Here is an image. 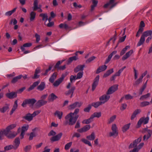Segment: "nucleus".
<instances>
[{"instance_id": "obj_51", "label": "nucleus", "mask_w": 152, "mask_h": 152, "mask_svg": "<svg viewBox=\"0 0 152 152\" xmlns=\"http://www.w3.org/2000/svg\"><path fill=\"white\" fill-rule=\"evenodd\" d=\"M81 141L85 144L88 145L89 146H92V145L90 142L88 140L84 138H83L81 139Z\"/></svg>"}, {"instance_id": "obj_7", "label": "nucleus", "mask_w": 152, "mask_h": 152, "mask_svg": "<svg viewBox=\"0 0 152 152\" xmlns=\"http://www.w3.org/2000/svg\"><path fill=\"white\" fill-rule=\"evenodd\" d=\"M149 120V117L148 116H147L146 118L143 117L141 118L137 123V125L138 127H140L142 123H143L144 124H147Z\"/></svg>"}, {"instance_id": "obj_39", "label": "nucleus", "mask_w": 152, "mask_h": 152, "mask_svg": "<svg viewBox=\"0 0 152 152\" xmlns=\"http://www.w3.org/2000/svg\"><path fill=\"white\" fill-rule=\"evenodd\" d=\"M92 2V4L91 6V10H93L95 7H96L98 3V1L97 0H91Z\"/></svg>"}, {"instance_id": "obj_46", "label": "nucleus", "mask_w": 152, "mask_h": 152, "mask_svg": "<svg viewBox=\"0 0 152 152\" xmlns=\"http://www.w3.org/2000/svg\"><path fill=\"white\" fill-rule=\"evenodd\" d=\"M17 7H15L11 11H9L6 12L5 15L7 16H10L11 15L12 13L14 12L16 10Z\"/></svg>"}, {"instance_id": "obj_45", "label": "nucleus", "mask_w": 152, "mask_h": 152, "mask_svg": "<svg viewBox=\"0 0 152 152\" xmlns=\"http://www.w3.org/2000/svg\"><path fill=\"white\" fill-rule=\"evenodd\" d=\"M38 1L37 0H35L34 1L33 4V10L34 11L37 10L38 7Z\"/></svg>"}, {"instance_id": "obj_31", "label": "nucleus", "mask_w": 152, "mask_h": 152, "mask_svg": "<svg viewBox=\"0 0 152 152\" xmlns=\"http://www.w3.org/2000/svg\"><path fill=\"white\" fill-rule=\"evenodd\" d=\"M59 27L60 28H64L65 29H69L70 30V27H69L68 25L65 23H61L59 25Z\"/></svg>"}, {"instance_id": "obj_28", "label": "nucleus", "mask_w": 152, "mask_h": 152, "mask_svg": "<svg viewBox=\"0 0 152 152\" xmlns=\"http://www.w3.org/2000/svg\"><path fill=\"white\" fill-rule=\"evenodd\" d=\"M7 132L4 129L0 131V140L4 139V135L7 136Z\"/></svg>"}, {"instance_id": "obj_36", "label": "nucleus", "mask_w": 152, "mask_h": 152, "mask_svg": "<svg viewBox=\"0 0 152 152\" xmlns=\"http://www.w3.org/2000/svg\"><path fill=\"white\" fill-rule=\"evenodd\" d=\"M39 16L42 18V20L45 22L48 20V15L47 13H41L39 15Z\"/></svg>"}, {"instance_id": "obj_5", "label": "nucleus", "mask_w": 152, "mask_h": 152, "mask_svg": "<svg viewBox=\"0 0 152 152\" xmlns=\"http://www.w3.org/2000/svg\"><path fill=\"white\" fill-rule=\"evenodd\" d=\"M29 128L28 125H25L23 126L21 128L19 127L18 130V132L19 133L21 131V133L20 135V138L21 139L23 138L25 134V132H26Z\"/></svg>"}, {"instance_id": "obj_38", "label": "nucleus", "mask_w": 152, "mask_h": 152, "mask_svg": "<svg viewBox=\"0 0 152 152\" xmlns=\"http://www.w3.org/2000/svg\"><path fill=\"white\" fill-rule=\"evenodd\" d=\"M36 15V13L34 11L31 12L30 14V20L31 21H33L35 19Z\"/></svg>"}, {"instance_id": "obj_55", "label": "nucleus", "mask_w": 152, "mask_h": 152, "mask_svg": "<svg viewBox=\"0 0 152 152\" xmlns=\"http://www.w3.org/2000/svg\"><path fill=\"white\" fill-rule=\"evenodd\" d=\"M116 117V115H114L110 117V118L108 120V124H110L113 122L115 119Z\"/></svg>"}, {"instance_id": "obj_33", "label": "nucleus", "mask_w": 152, "mask_h": 152, "mask_svg": "<svg viewBox=\"0 0 152 152\" xmlns=\"http://www.w3.org/2000/svg\"><path fill=\"white\" fill-rule=\"evenodd\" d=\"M18 101L17 100H15L14 102V104L13 106V107L10 111V115H12L14 112L15 110L18 107Z\"/></svg>"}, {"instance_id": "obj_60", "label": "nucleus", "mask_w": 152, "mask_h": 152, "mask_svg": "<svg viewBox=\"0 0 152 152\" xmlns=\"http://www.w3.org/2000/svg\"><path fill=\"white\" fill-rule=\"evenodd\" d=\"M95 58L96 57L94 56H92L86 60V63H89L92 61H93L95 59Z\"/></svg>"}, {"instance_id": "obj_43", "label": "nucleus", "mask_w": 152, "mask_h": 152, "mask_svg": "<svg viewBox=\"0 0 152 152\" xmlns=\"http://www.w3.org/2000/svg\"><path fill=\"white\" fill-rule=\"evenodd\" d=\"M56 76L57 74L55 72L54 73L49 79V81L51 83H53L56 79Z\"/></svg>"}, {"instance_id": "obj_15", "label": "nucleus", "mask_w": 152, "mask_h": 152, "mask_svg": "<svg viewBox=\"0 0 152 152\" xmlns=\"http://www.w3.org/2000/svg\"><path fill=\"white\" fill-rule=\"evenodd\" d=\"M99 75H98L94 79V83L92 85V90L93 91L95 90L97 86L99 81Z\"/></svg>"}, {"instance_id": "obj_29", "label": "nucleus", "mask_w": 152, "mask_h": 152, "mask_svg": "<svg viewBox=\"0 0 152 152\" xmlns=\"http://www.w3.org/2000/svg\"><path fill=\"white\" fill-rule=\"evenodd\" d=\"M148 134L147 135H144L143 138V140H147L151 136L152 134V131L150 130H147Z\"/></svg>"}, {"instance_id": "obj_16", "label": "nucleus", "mask_w": 152, "mask_h": 152, "mask_svg": "<svg viewBox=\"0 0 152 152\" xmlns=\"http://www.w3.org/2000/svg\"><path fill=\"white\" fill-rule=\"evenodd\" d=\"M82 105V103L81 102H77L71 104L69 106V109H73L76 107H80Z\"/></svg>"}, {"instance_id": "obj_18", "label": "nucleus", "mask_w": 152, "mask_h": 152, "mask_svg": "<svg viewBox=\"0 0 152 152\" xmlns=\"http://www.w3.org/2000/svg\"><path fill=\"white\" fill-rule=\"evenodd\" d=\"M90 125H87L83 127L77 129V131L80 133H82L84 132H85L90 129Z\"/></svg>"}, {"instance_id": "obj_62", "label": "nucleus", "mask_w": 152, "mask_h": 152, "mask_svg": "<svg viewBox=\"0 0 152 152\" xmlns=\"http://www.w3.org/2000/svg\"><path fill=\"white\" fill-rule=\"evenodd\" d=\"M150 103L148 102H143L140 103V106L142 107H144L149 105Z\"/></svg>"}, {"instance_id": "obj_25", "label": "nucleus", "mask_w": 152, "mask_h": 152, "mask_svg": "<svg viewBox=\"0 0 152 152\" xmlns=\"http://www.w3.org/2000/svg\"><path fill=\"white\" fill-rule=\"evenodd\" d=\"M85 65H81L77 66L75 69L74 72L77 73V72L80 71H83V70L84 68L85 67Z\"/></svg>"}, {"instance_id": "obj_26", "label": "nucleus", "mask_w": 152, "mask_h": 152, "mask_svg": "<svg viewBox=\"0 0 152 152\" xmlns=\"http://www.w3.org/2000/svg\"><path fill=\"white\" fill-rule=\"evenodd\" d=\"M33 118V115H32V114H31L30 113L27 114L25 116L23 117V118L25 119L26 120L29 121L32 120Z\"/></svg>"}, {"instance_id": "obj_20", "label": "nucleus", "mask_w": 152, "mask_h": 152, "mask_svg": "<svg viewBox=\"0 0 152 152\" xmlns=\"http://www.w3.org/2000/svg\"><path fill=\"white\" fill-rule=\"evenodd\" d=\"M133 53V50H131L127 52L126 54L124 55L122 57V59L123 61H124L128 58Z\"/></svg>"}, {"instance_id": "obj_13", "label": "nucleus", "mask_w": 152, "mask_h": 152, "mask_svg": "<svg viewBox=\"0 0 152 152\" xmlns=\"http://www.w3.org/2000/svg\"><path fill=\"white\" fill-rule=\"evenodd\" d=\"M14 144L12 145L13 149L16 150L19 147L20 142L19 137L16 138L14 141Z\"/></svg>"}, {"instance_id": "obj_35", "label": "nucleus", "mask_w": 152, "mask_h": 152, "mask_svg": "<svg viewBox=\"0 0 152 152\" xmlns=\"http://www.w3.org/2000/svg\"><path fill=\"white\" fill-rule=\"evenodd\" d=\"M63 115V113L61 111H60L58 110L56 111L55 113H54V115L56 116H57L59 119H61L62 118Z\"/></svg>"}, {"instance_id": "obj_47", "label": "nucleus", "mask_w": 152, "mask_h": 152, "mask_svg": "<svg viewBox=\"0 0 152 152\" xmlns=\"http://www.w3.org/2000/svg\"><path fill=\"white\" fill-rule=\"evenodd\" d=\"M31 148V145H27L23 147V150L24 152H30Z\"/></svg>"}, {"instance_id": "obj_57", "label": "nucleus", "mask_w": 152, "mask_h": 152, "mask_svg": "<svg viewBox=\"0 0 152 152\" xmlns=\"http://www.w3.org/2000/svg\"><path fill=\"white\" fill-rule=\"evenodd\" d=\"M142 81V79L140 77L135 82L134 84V86H137Z\"/></svg>"}, {"instance_id": "obj_21", "label": "nucleus", "mask_w": 152, "mask_h": 152, "mask_svg": "<svg viewBox=\"0 0 152 152\" xmlns=\"http://www.w3.org/2000/svg\"><path fill=\"white\" fill-rule=\"evenodd\" d=\"M46 85L45 83L44 82H41L37 87V89L38 90L42 91L44 89Z\"/></svg>"}, {"instance_id": "obj_61", "label": "nucleus", "mask_w": 152, "mask_h": 152, "mask_svg": "<svg viewBox=\"0 0 152 152\" xmlns=\"http://www.w3.org/2000/svg\"><path fill=\"white\" fill-rule=\"evenodd\" d=\"M83 74V71H80L78 72L77 74L76 79H77L81 78L82 77Z\"/></svg>"}, {"instance_id": "obj_11", "label": "nucleus", "mask_w": 152, "mask_h": 152, "mask_svg": "<svg viewBox=\"0 0 152 152\" xmlns=\"http://www.w3.org/2000/svg\"><path fill=\"white\" fill-rule=\"evenodd\" d=\"M118 89V85H114L110 87L108 90L107 94H113Z\"/></svg>"}, {"instance_id": "obj_44", "label": "nucleus", "mask_w": 152, "mask_h": 152, "mask_svg": "<svg viewBox=\"0 0 152 152\" xmlns=\"http://www.w3.org/2000/svg\"><path fill=\"white\" fill-rule=\"evenodd\" d=\"M101 113L100 112H95L91 116V118L93 119L95 117L99 118L101 116Z\"/></svg>"}, {"instance_id": "obj_2", "label": "nucleus", "mask_w": 152, "mask_h": 152, "mask_svg": "<svg viewBox=\"0 0 152 152\" xmlns=\"http://www.w3.org/2000/svg\"><path fill=\"white\" fill-rule=\"evenodd\" d=\"M152 30H148L144 31L141 36L138 42L137 46L138 47L143 44L145 40V37L152 36Z\"/></svg>"}, {"instance_id": "obj_49", "label": "nucleus", "mask_w": 152, "mask_h": 152, "mask_svg": "<svg viewBox=\"0 0 152 152\" xmlns=\"http://www.w3.org/2000/svg\"><path fill=\"white\" fill-rule=\"evenodd\" d=\"M102 104V103L100 101L97 102H93L91 104V105L95 108H97L99 106L101 105Z\"/></svg>"}, {"instance_id": "obj_32", "label": "nucleus", "mask_w": 152, "mask_h": 152, "mask_svg": "<svg viewBox=\"0 0 152 152\" xmlns=\"http://www.w3.org/2000/svg\"><path fill=\"white\" fill-rule=\"evenodd\" d=\"M39 83L40 81L39 80L34 82L33 84L28 88V91H30L33 89L35 87H36Z\"/></svg>"}, {"instance_id": "obj_48", "label": "nucleus", "mask_w": 152, "mask_h": 152, "mask_svg": "<svg viewBox=\"0 0 152 152\" xmlns=\"http://www.w3.org/2000/svg\"><path fill=\"white\" fill-rule=\"evenodd\" d=\"M93 121V119L92 118H91V116L89 119L83 120L82 123L83 124H88L92 122Z\"/></svg>"}, {"instance_id": "obj_64", "label": "nucleus", "mask_w": 152, "mask_h": 152, "mask_svg": "<svg viewBox=\"0 0 152 152\" xmlns=\"http://www.w3.org/2000/svg\"><path fill=\"white\" fill-rule=\"evenodd\" d=\"M143 29H139L137 33L136 36L137 37H138L140 36V34L143 32Z\"/></svg>"}, {"instance_id": "obj_56", "label": "nucleus", "mask_w": 152, "mask_h": 152, "mask_svg": "<svg viewBox=\"0 0 152 152\" xmlns=\"http://www.w3.org/2000/svg\"><path fill=\"white\" fill-rule=\"evenodd\" d=\"M150 94L148 93L145 95L142 96L140 98V99L141 100H144L145 99L148 97L150 96Z\"/></svg>"}, {"instance_id": "obj_17", "label": "nucleus", "mask_w": 152, "mask_h": 152, "mask_svg": "<svg viewBox=\"0 0 152 152\" xmlns=\"http://www.w3.org/2000/svg\"><path fill=\"white\" fill-rule=\"evenodd\" d=\"M76 79V76H73L72 75L70 76V83H69L66 86V88L67 89H69L70 88L71 83L73 81H74Z\"/></svg>"}, {"instance_id": "obj_23", "label": "nucleus", "mask_w": 152, "mask_h": 152, "mask_svg": "<svg viewBox=\"0 0 152 152\" xmlns=\"http://www.w3.org/2000/svg\"><path fill=\"white\" fill-rule=\"evenodd\" d=\"M58 98V97L56 96L54 93H52L50 94L48 96V100L50 102H53L54 100Z\"/></svg>"}, {"instance_id": "obj_63", "label": "nucleus", "mask_w": 152, "mask_h": 152, "mask_svg": "<svg viewBox=\"0 0 152 152\" xmlns=\"http://www.w3.org/2000/svg\"><path fill=\"white\" fill-rule=\"evenodd\" d=\"M64 61V60H62V61H59L57 62L56 63V64L55 66V68H56L57 69H58V67H59L60 66L59 65L62 63Z\"/></svg>"}, {"instance_id": "obj_8", "label": "nucleus", "mask_w": 152, "mask_h": 152, "mask_svg": "<svg viewBox=\"0 0 152 152\" xmlns=\"http://www.w3.org/2000/svg\"><path fill=\"white\" fill-rule=\"evenodd\" d=\"M108 95L104 94L99 97V100L102 104L107 102L109 99L110 96Z\"/></svg>"}, {"instance_id": "obj_58", "label": "nucleus", "mask_w": 152, "mask_h": 152, "mask_svg": "<svg viewBox=\"0 0 152 152\" xmlns=\"http://www.w3.org/2000/svg\"><path fill=\"white\" fill-rule=\"evenodd\" d=\"M12 145H7L4 147L5 151H8L12 149H13Z\"/></svg>"}, {"instance_id": "obj_52", "label": "nucleus", "mask_w": 152, "mask_h": 152, "mask_svg": "<svg viewBox=\"0 0 152 152\" xmlns=\"http://www.w3.org/2000/svg\"><path fill=\"white\" fill-rule=\"evenodd\" d=\"M130 124L129 123L125 125L122 128V131L123 132H126L129 128Z\"/></svg>"}, {"instance_id": "obj_53", "label": "nucleus", "mask_w": 152, "mask_h": 152, "mask_svg": "<svg viewBox=\"0 0 152 152\" xmlns=\"http://www.w3.org/2000/svg\"><path fill=\"white\" fill-rule=\"evenodd\" d=\"M126 67L124 66L120 69L118 71L116 72L115 74V75H116L117 76H119L123 72V70L126 68Z\"/></svg>"}, {"instance_id": "obj_41", "label": "nucleus", "mask_w": 152, "mask_h": 152, "mask_svg": "<svg viewBox=\"0 0 152 152\" xmlns=\"http://www.w3.org/2000/svg\"><path fill=\"white\" fill-rule=\"evenodd\" d=\"M113 72V69H111L107 71L104 74L103 77L104 78L106 77L109 76L111 73Z\"/></svg>"}, {"instance_id": "obj_34", "label": "nucleus", "mask_w": 152, "mask_h": 152, "mask_svg": "<svg viewBox=\"0 0 152 152\" xmlns=\"http://www.w3.org/2000/svg\"><path fill=\"white\" fill-rule=\"evenodd\" d=\"M17 134L16 132H13L10 133H7V137L8 138H13L15 137Z\"/></svg>"}, {"instance_id": "obj_27", "label": "nucleus", "mask_w": 152, "mask_h": 152, "mask_svg": "<svg viewBox=\"0 0 152 152\" xmlns=\"http://www.w3.org/2000/svg\"><path fill=\"white\" fill-rule=\"evenodd\" d=\"M117 53L116 51H114L112 52L108 56L107 58L106 59L105 62V64H107L110 60L112 57L113 55L114 54H115Z\"/></svg>"}, {"instance_id": "obj_1", "label": "nucleus", "mask_w": 152, "mask_h": 152, "mask_svg": "<svg viewBox=\"0 0 152 152\" xmlns=\"http://www.w3.org/2000/svg\"><path fill=\"white\" fill-rule=\"evenodd\" d=\"M79 110V109H76L74 113H70L67 115L65 117L64 125L71 126L74 125L79 117L78 115L77 114L78 113Z\"/></svg>"}, {"instance_id": "obj_14", "label": "nucleus", "mask_w": 152, "mask_h": 152, "mask_svg": "<svg viewBox=\"0 0 152 152\" xmlns=\"http://www.w3.org/2000/svg\"><path fill=\"white\" fill-rule=\"evenodd\" d=\"M62 133H60L57 135H55L54 136L51 137L50 138V140L52 142L59 140L62 135Z\"/></svg>"}, {"instance_id": "obj_9", "label": "nucleus", "mask_w": 152, "mask_h": 152, "mask_svg": "<svg viewBox=\"0 0 152 152\" xmlns=\"http://www.w3.org/2000/svg\"><path fill=\"white\" fill-rule=\"evenodd\" d=\"M76 87L75 86H72L70 89L65 92V95L68 96L70 95V98H72L73 96V93Z\"/></svg>"}, {"instance_id": "obj_10", "label": "nucleus", "mask_w": 152, "mask_h": 152, "mask_svg": "<svg viewBox=\"0 0 152 152\" xmlns=\"http://www.w3.org/2000/svg\"><path fill=\"white\" fill-rule=\"evenodd\" d=\"M142 139V137H140L138 138L135 140L133 143H131L129 146V148L136 147L137 145L140 142Z\"/></svg>"}, {"instance_id": "obj_37", "label": "nucleus", "mask_w": 152, "mask_h": 152, "mask_svg": "<svg viewBox=\"0 0 152 152\" xmlns=\"http://www.w3.org/2000/svg\"><path fill=\"white\" fill-rule=\"evenodd\" d=\"M32 45V43H26L24 44L22 46L20 47V49L22 51H24L25 50V47H29Z\"/></svg>"}, {"instance_id": "obj_42", "label": "nucleus", "mask_w": 152, "mask_h": 152, "mask_svg": "<svg viewBox=\"0 0 152 152\" xmlns=\"http://www.w3.org/2000/svg\"><path fill=\"white\" fill-rule=\"evenodd\" d=\"M10 105L8 104H5V105L1 108V113H4L9 109Z\"/></svg>"}, {"instance_id": "obj_6", "label": "nucleus", "mask_w": 152, "mask_h": 152, "mask_svg": "<svg viewBox=\"0 0 152 152\" xmlns=\"http://www.w3.org/2000/svg\"><path fill=\"white\" fill-rule=\"evenodd\" d=\"M68 73L66 72L65 73L63 74L61 77L56 80L53 83V85L55 87H57L64 80V78L68 75Z\"/></svg>"}, {"instance_id": "obj_19", "label": "nucleus", "mask_w": 152, "mask_h": 152, "mask_svg": "<svg viewBox=\"0 0 152 152\" xmlns=\"http://www.w3.org/2000/svg\"><path fill=\"white\" fill-rule=\"evenodd\" d=\"M6 96L8 98L12 99L16 97L17 96V94L16 92H12L7 93Z\"/></svg>"}, {"instance_id": "obj_12", "label": "nucleus", "mask_w": 152, "mask_h": 152, "mask_svg": "<svg viewBox=\"0 0 152 152\" xmlns=\"http://www.w3.org/2000/svg\"><path fill=\"white\" fill-rule=\"evenodd\" d=\"M47 103V101L41 99L38 100L36 103L35 106L36 107H40L42 106L45 104Z\"/></svg>"}, {"instance_id": "obj_4", "label": "nucleus", "mask_w": 152, "mask_h": 152, "mask_svg": "<svg viewBox=\"0 0 152 152\" xmlns=\"http://www.w3.org/2000/svg\"><path fill=\"white\" fill-rule=\"evenodd\" d=\"M37 102V100L34 98L29 99L25 100L22 104V106L24 107L26 104H29L30 106H33Z\"/></svg>"}, {"instance_id": "obj_3", "label": "nucleus", "mask_w": 152, "mask_h": 152, "mask_svg": "<svg viewBox=\"0 0 152 152\" xmlns=\"http://www.w3.org/2000/svg\"><path fill=\"white\" fill-rule=\"evenodd\" d=\"M112 132H109V136L110 137H116L118 134V131L116 125L115 124H112L111 127Z\"/></svg>"}, {"instance_id": "obj_54", "label": "nucleus", "mask_w": 152, "mask_h": 152, "mask_svg": "<svg viewBox=\"0 0 152 152\" xmlns=\"http://www.w3.org/2000/svg\"><path fill=\"white\" fill-rule=\"evenodd\" d=\"M78 59L77 57L76 56H74L69 58L68 60V63H71L73 61H76Z\"/></svg>"}, {"instance_id": "obj_59", "label": "nucleus", "mask_w": 152, "mask_h": 152, "mask_svg": "<svg viewBox=\"0 0 152 152\" xmlns=\"http://www.w3.org/2000/svg\"><path fill=\"white\" fill-rule=\"evenodd\" d=\"M72 142H70L67 143L65 145L64 148L66 150H68L72 145Z\"/></svg>"}, {"instance_id": "obj_50", "label": "nucleus", "mask_w": 152, "mask_h": 152, "mask_svg": "<svg viewBox=\"0 0 152 152\" xmlns=\"http://www.w3.org/2000/svg\"><path fill=\"white\" fill-rule=\"evenodd\" d=\"M130 46L129 45L126 46L125 48H124L121 51L120 53V55L121 56L124 55L126 52L127 50L129 48Z\"/></svg>"}, {"instance_id": "obj_24", "label": "nucleus", "mask_w": 152, "mask_h": 152, "mask_svg": "<svg viewBox=\"0 0 152 152\" xmlns=\"http://www.w3.org/2000/svg\"><path fill=\"white\" fill-rule=\"evenodd\" d=\"M17 125L16 124H11L8 126L5 129L6 131L8 133L10 130L13 129Z\"/></svg>"}, {"instance_id": "obj_22", "label": "nucleus", "mask_w": 152, "mask_h": 152, "mask_svg": "<svg viewBox=\"0 0 152 152\" xmlns=\"http://www.w3.org/2000/svg\"><path fill=\"white\" fill-rule=\"evenodd\" d=\"M107 66L105 65L100 66L97 69L96 73L98 74L104 71L107 69Z\"/></svg>"}, {"instance_id": "obj_40", "label": "nucleus", "mask_w": 152, "mask_h": 152, "mask_svg": "<svg viewBox=\"0 0 152 152\" xmlns=\"http://www.w3.org/2000/svg\"><path fill=\"white\" fill-rule=\"evenodd\" d=\"M95 135L94 132L92 133L91 135L86 137V138L90 140H93L95 139Z\"/></svg>"}, {"instance_id": "obj_30", "label": "nucleus", "mask_w": 152, "mask_h": 152, "mask_svg": "<svg viewBox=\"0 0 152 152\" xmlns=\"http://www.w3.org/2000/svg\"><path fill=\"white\" fill-rule=\"evenodd\" d=\"M22 77V75H20L14 77L11 80V83H15L18 80L20 79Z\"/></svg>"}]
</instances>
